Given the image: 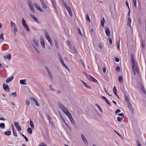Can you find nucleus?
I'll return each instance as SVG.
<instances>
[{
	"mask_svg": "<svg viewBox=\"0 0 146 146\" xmlns=\"http://www.w3.org/2000/svg\"><path fill=\"white\" fill-rule=\"evenodd\" d=\"M55 45L56 46V48L58 49V45L57 43V42L56 41H55Z\"/></svg>",
	"mask_w": 146,
	"mask_h": 146,
	"instance_id": "55",
	"label": "nucleus"
},
{
	"mask_svg": "<svg viewBox=\"0 0 146 146\" xmlns=\"http://www.w3.org/2000/svg\"><path fill=\"white\" fill-rule=\"evenodd\" d=\"M91 81H92L94 83L98 82V81H97V80L93 77V78L92 79Z\"/></svg>",
	"mask_w": 146,
	"mask_h": 146,
	"instance_id": "44",
	"label": "nucleus"
},
{
	"mask_svg": "<svg viewBox=\"0 0 146 146\" xmlns=\"http://www.w3.org/2000/svg\"><path fill=\"white\" fill-rule=\"evenodd\" d=\"M117 119L118 121H119L122 120L123 119L122 118H121L119 117H117Z\"/></svg>",
	"mask_w": 146,
	"mask_h": 146,
	"instance_id": "50",
	"label": "nucleus"
},
{
	"mask_svg": "<svg viewBox=\"0 0 146 146\" xmlns=\"http://www.w3.org/2000/svg\"><path fill=\"white\" fill-rule=\"evenodd\" d=\"M30 124L31 128H34L33 123L31 119L30 120Z\"/></svg>",
	"mask_w": 146,
	"mask_h": 146,
	"instance_id": "31",
	"label": "nucleus"
},
{
	"mask_svg": "<svg viewBox=\"0 0 146 146\" xmlns=\"http://www.w3.org/2000/svg\"><path fill=\"white\" fill-rule=\"evenodd\" d=\"M64 4L65 7L66 8L70 15V16H72V12L71 8L69 6H68L65 4V3L64 2Z\"/></svg>",
	"mask_w": 146,
	"mask_h": 146,
	"instance_id": "7",
	"label": "nucleus"
},
{
	"mask_svg": "<svg viewBox=\"0 0 146 146\" xmlns=\"http://www.w3.org/2000/svg\"><path fill=\"white\" fill-rule=\"evenodd\" d=\"M83 141L86 144H87L88 143V141L87 139L85 137L84 139H82Z\"/></svg>",
	"mask_w": 146,
	"mask_h": 146,
	"instance_id": "41",
	"label": "nucleus"
},
{
	"mask_svg": "<svg viewBox=\"0 0 146 146\" xmlns=\"http://www.w3.org/2000/svg\"><path fill=\"white\" fill-rule=\"evenodd\" d=\"M125 100L127 102H129V99L127 96H125Z\"/></svg>",
	"mask_w": 146,
	"mask_h": 146,
	"instance_id": "42",
	"label": "nucleus"
},
{
	"mask_svg": "<svg viewBox=\"0 0 146 146\" xmlns=\"http://www.w3.org/2000/svg\"><path fill=\"white\" fill-rule=\"evenodd\" d=\"M46 70H47V71L48 74L50 76V77L51 78H52V74L50 70L47 68H46Z\"/></svg>",
	"mask_w": 146,
	"mask_h": 146,
	"instance_id": "22",
	"label": "nucleus"
},
{
	"mask_svg": "<svg viewBox=\"0 0 146 146\" xmlns=\"http://www.w3.org/2000/svg\"><path fill=\"white\" fill-rule=\"evenodd\" d=\"M86 19L87 20V21L90 22V20L89 18V16L88 15H86Z\"/></svg>",
	"mask_w": 146,
	"mask_h": 146,
	"instance_id": "37",
	"label": "nucleus"
},
{
	"mask_svg": "<svg viewBox=\"0 0 146 146\" xmlns=\"http://www.w3.org/2000/svg\"><path fill=\"white\" fill-rule=\"evenodd\" d=\"M5 124L4 123H1L0 124V127L2 128H5Z\"/></svg>",
	"mask_w": 146,
	"mask_h": 146,
	"instance_id": "34",
	"label": "nucleus"
},
{
	"mask_svg": "<svg viewBox=\"0 0 146 146\" xmlns=\"http://www.w3.org/2000/svg\"><path fill=\"white\" fill-rule=\"evenodd\" d=\"M116 70L117 71L119 72L120 70V68L119 67L117 66L116 67Z\"/></svg>",
	"mask_w": 146,
	"mask_h": 146,
	"instance_id": "46",
	"label": "nucleus"
},
{
	"mask_svg": "<svg viewBox=\"0 0 146 146\" xmlns=\"http://www.w3.org/2000/svg\"><path fill=\"white\" fill-rule=\"evenodd\" d=\"M14 29L13 31V34L15 35H16V33L17 31V27H15L14 28H13Z\"/></svg>",
	"mask_w": 146,
	"mask_h": 146,
	"instance_id": "39",
	"label": "nucleus"
},
{
	"mask_svg": "<svg viewBox=\"0 0 146 146\" xmlns=\"http://www.w3.org/2000/svg\"><path fill=\"white\" fill-rule=\"evenodd\" d=\"M34 6L40 12H43V10L40 8V7L36 3H34Z\"/></svg>",
	"mask_w": 146,
	"mask_h": 146,
	"instance_id": "12",
	"label": "nucleus"
},
{
	"mask_svg": "<svg viewBox=\"0 0 146 146\" xmlns=\"http://www.w3.org/2000/svg\"><path fill=\"white\" fill-rule=\"evenodd\" d=\"M109 41L110 43V44H112V39L110 38H109Z\"/></svg>",
	"mask_w": 146,
	"mask_h": 146,
	"instance_id": "54",
	"label": "nucleus"
},
{
	"mask_svg": "<svg viewBox=\"0 0 146 146\" xmlns=\"http://www.w3.org/2000/svg\"><path fill=\"white\" fill-rule=\"evenodd\" d=\"M131 60L132 71L134 73V75L136 74V72L137 73L139 74V70L138 65L135 64L134 56L133 54H131Z\"/></svg>",
	"mask_w": 146,
	"mask_h": 146,
	"instance_id": "1",
	"label": "nucleus"
},
{
	"mask_svg": "<svg viewBox=\"0 0 146 146\" xmlns=\"http://www.w3.org/2000/svg\"><path fill=\"white\" fill-rule=\"evenodd\" d=\"M44 34L46 39L50 43L51 46H52V40H51L50 38V36L48 35V33L46 30H45Z\"/></svg>",
	"mask_w": 146,
	"mask_h": 146,
	"instance_id": "4",
	"label": "nucleus"
},
{
	"mask_svg": "<svg viewBox=\"0 0 146 146\" xmlns=\"http://www.w3.org/2000/svg\"><path fill=\"white\" fill-rule=\"evenodd\" d=\"M31 99H32V100L34 102H35L36 104V106H39V104L38 103V102L34 98H32Z\"/></svg>",
	"mask_w": 146,
	"mask_h": 146,
	"instance_id": "25",
	"label": "nucleus"
},
{
	"mask_svg": "<svg viewBox=\"0 0 146 146\" xmlns=\"http://www.w3.org/2000/svg\"><path fill=\"white\" fill-rule=\"evenodd\" d=\"M133 5L134 7L136 8L137 7V2H136V0H133Z\"/></svg>",
	"mask_w": 146,
	"mask_h": 146,
	"instance_id": "36",
	"label": "nucleus"
},
{
	"mask_svg": "<svg viewBox=\"0 0 146 146\" xmlns=\"http://www.w3.org/2000/svg\"><path fill=\"white\" fill-rule=\"evenodd\" d=\"M131 22V19L129 17L128 19V23H129V24L130 25V23Z\"/></svg>",
	"mask_w": 146,
	"mask_h": 146,
	"instance_id": "53",
	"label": "nucleus"
},
{
	"mask_svg": "<svg viewBox=\"0 0 146 146\" xmlns=\"http://www.w3.org/2000/svg\"><path fill=\"white\" fill-rule=\"evenodd\" d=\"M58 106L64 113L67 116H70L71 114L69 112L68 110L62 104H59Z\"/></svg>",
	"mask_w": 146,
	"mask_h": 146,
	"instance_id": "2",
	"label": "nucleus"
},
{
	"mask_svg": "<svg viewBox=\"0 0 146 146\" xmlns=\"http://www.w3.org/2000/svg\"><path fill=\"white\" fill-rule=\"evenodd\" d=\"M40 144V145H39L38 146H47L43 142H41Z\"/></svg>",
	"mask_w": 146,
	"mask_h": 146,
	"instance_id": "43",
	"label": "nucleus"
},
{
	"mask_svg": "<svg viewBox=\"0 0 146 146\" xmlns=\"http://www.w3.org/2000/svg\"><path fill=\"white\" fill-rule=\"evenodd\" d=\"M23 27H24L25 29L27 31H29V29L28 26L27 25L25 26H24Z\"/></svg>",
	"mask_w": 146,
	"mask_h": 146,
	"instance_id": "35",
	"label": "nucleus"
},
{
	"mask_svg": "<svg viewBox=\"0 0 146 146\" xmlns=\"http://www.w3.org/2000/svg\"><path fill=\"white\" fill-rule=\"evenodd\" d=\"M34 6L40 12H43V10L40 8V7L36 3H34Z\"/></svg>",
	"mask_w": 146,
	"mask_h": 146,
	"instance_id": "11",
	"label": "nucleus"
},
{
	"mask_svg": "<svg viewBox=\"0 0 146 146\" xmlns=\"http://www.w3.org/2000/svg\"><path fill=\"white\" fill-rule=\"evenodd\" d=\"M121 111V110L120 109H118L117 110H116V111L115 112V113L116 114H117L118 113L120 112Z\"/></svg>",
	"mask_w": 146,
	"mask_h": 146,
	"instance_id": "56",
	"label": "nucleus"
},
{
	"mask_svg": "<svg viewBox=\"0 0 146 146\" xmlns=\"http://www.w3.org/2000/svg\"><path fill=\"white\" fill-rule=\"evenodd\" d=\"M11 27L13 28H14L15 27H16V26L15 24V23L11 21Z\"/></svg>",
	"mask_w": 146,
	"mask_h": 146,
	"instance_id": "29",
	"label": "nucleus"
},
{
	"mask_svg": "<svg viewBox=\"0 0 146 146\" xmlns=\"http://www.w3.org/2000/svg\"><path fill=\"white\" fill-rule=\"evenodd\" d=\"M64 122V123L65 124V125L68 127V128L70 129L71 128L69 126V125L67 123H65V121L64 120V121H63Z\"/></svg>",
	"mask_w": 146,
	"mask_h": 146,
	"instance_id": "40",
	"label": "nucleus"
},
{
	"mask_svg": "<svg viewBox=\"0 0 146 146\" xmlns=\"http://www.w3.org/2000/svg\"><path fill=\"white\" fill-rule=\"evenodd\" d=\"M26 103L27 106H29L30 104V102L29 100H26Z\"/></svg>",
	"mask_w": 146,
	"mask_h": 146,
	"instance_id": "47",
	"label": "nucleus"
},
{
	"mask_svg": "<svg viewBox=\"0 0 146 146\" xmlns=\"http://www.w3.org/2000/svg\"><path fill=\"white\" fill-rule=\"evenodd\" d=\"M114 131L119 136H121V135H120V134L117 131H116L115 130H114Z\"/></svg>",
	"mask_w": 146,
	"mask_h": 146,
	"instance_id": "64",
	"label": "nucleus"
},
{
	"mask_svg": "<svg viewBox=\"0 0 146 146\" xmlns=\"http://www.w3.org/2000/svg\"><path fill=\"white\" fill-rule=\"evenodd\" d=\"M15 126L16 127L17 130L19 132L21 130V128L20 125H19L18 122H14Z\"/></svg>",
	"mask_w": 146,
	"mask_h": 146,
	"instance_id": "9",
	"label": "nucleus"
},
{
	"mask_svg": "<svg viewBox=\"0 0 146 146\" xmlns=\"http://www.w3.org/2000/svg\"><path fill=\"white\" fill-rule=\"evenodd\" d=\"M105 23V19L104 17H103L102 20L101 21V24L102 26L104 27V23Z\"/></svg>",
	"mask_w": 146,
	"mask_h": 146,
	"instance_id": "15",
	"label": "nucleus"
},
{
	"mask_svg": "<svg viewBox=\"0 0 146 146\" xmlns=\"http://www.w3.org/2000/svg\"><path fill=\"white\" fill-rule=\"evenodd\" d=\"M120 39H119V41L118 42H117V48L118 50H119V46H120V44H119V42H120Z\"/></svg>",
	"mask_w": 146,
	"mask_h": 146,
	"instance_id": "30",
	"label": "nucleus"
},
{
	"mask_svg": "<svg viewBox=\"0 0 146 146\" xmlns=\"http://www.w3.org/2000/svg\"><path fill=\"white\" fill-rule=\"evenodd\" d=\"M78 32H79V34L81 35H82V33L81 32V31H80V28H78Z\"/></svg>",
	"mask_w": 146,
	"mask_h": 146,
	"instance_id": "61",
	"label": "nucleus"
},
{
	"mask_svg": "<svg viewBox=\"0 0 146 146\" xmlns=\"http://www.w3.org/2000/svg\"><path fill=\"white\" fill-rule=\"evenodd\" d=\"M44 34L46 39L50 43L51 46H52V40H51L50 38V36L48 35V33L46 30H45Z\"/></svg>",
	"mask_w": 146,
	"mask_h": 146,
	"instance_id": "5",
	"label": "nucleus"
},
{
	"mask_svg": "<svg viewBox=\"0 0 146 146\" xmlns=\"http://www.w3.org/2000/svg\"><path fill=\"white\" fill-rule=\"evenodd\" d=\"M118 80L120 83H122L123 82V78L122 76H119L118 78Z\"/></svg>",
	"mask_w": 146,
	"mask_h": 146,
	"instance_id": "27",
	"label": "nucleus"
},
{
	"mask_svg": "<svg viewBox=\"0 0 146 146\" xmlns=\"http://www.w3.org/2000/svg\"><path fill=\"white\" fill-rule=\"evenodd\" d=\"M22 23L23 27L27 25L25 20L24 18H23L22 19Z\"/></svg>",
	"mask_w": 146,
	"mask_h": 146,
	"instance_id": "32",
	"label": "nucleus"
},
{
	"mask_svg": "<svg viewBox=\"0 0 146 146\" xmlns=\"http://www.w3.org/2000/svg\"><path fill=\"white\" fill-rule=\"evenodd\" d=\"M27 2L29 7L32 12L34 13H35V11L31 1V0H28Z\"/></svg>",
	"mask_w": 146,
	"mask_h": 146,
	"instance_id": "3",
	"label": "nucleus"
},
{
	"mask_svg": "<svg viewBox=\"0 0 146 146\" xmlns=\"http://www.w3.org/2000/svg\"><path fill=\"white\" fill-rule=\"evenodd\" d=\"M28 132L30 134H32V131L30 127H28L27 129Z\"/></svg>",
	"mask_w": 146,
	"mask_h": 146,
	"instance_id": "28",
	"label": "nucleus"
},
{
	"mask_svg": "<svg viewBox=\"0 0 146 146\" xmlns=\"http://www.w3.org/2000/svg\"><path fill=\"white\" fill-rule=\"evenodd\" d=\"M3 89L5 91H6L7 92H9V88L7 85L5 84V83H4L3 85Z\"/></svg>",
	"mask_w": 146,
	"mask_h": 146,
	"instance_id": "8",
	"label": "nucleus"
},
{
	"mask_svg": "<svg viewBox=\"0 0 146 146\" xmlns=\"http://www.w3.org/2000/svg\"><path fill=\"white\" fill-rule=\"evenodd\" d=\"M30 16L37 23H39V22L38 19L33 15H30Z\"/></svg>",
	"mask_w": 146,
	"mask_h": 146,
	"instance_id": "18",
	"label": "nucleus"
},
{
	"mask_svg": "<svg viewBox=\"0 0 146 146\" xmlns=\"http://www.w3.org/2000/svg\"><path fill=\"white\" fill-rule=\"evenodd\" d=\"M53 7L55 11H56V4L55 0H51Z\"/></svg>",
	"mask_w": 146,
	"mask_h": 146,
	"instance_id": "17",
	"label": "nucleus"
},
{
	"mask_svg": "<svg viewBox=\"0 0 146 146\" xmlns=\"http://www.w3.org/2000/svg\"><path fill=\"white\" fill-rule=\"evenodd\" d=\"M26 81V80L24 79L23 80H21L20 81V84L22 85H26V83L25 82Z\"/></svg>",
	"mask_w": 146,
	"mask_h": 146,
	"instance_id": "20",
	"label": "nucleus"
},
{
	"mask_svg": "<svg viewBox=\"0 0 146 146\" xmlns=\"http://www.w3.org/2000/svg\"><path fill=\"white\" fill-rule=\"evenodd\" d=\"M96 105L97 106V107L99 109V110H101V111L102 112V110L101 108L100 107V106H99L97 104H96Z\"/></svg>",
	"mask_w": 146,
	"mask_h": 146,
	"instance_id": "57",
	"label": "nucleus"
},
{
	"mask_svg": "<svg viewBox=\"0 0 146 146\" xmlns=\"http://www.w3.org/2000/svg\"><path fill=\"white\" fill-rule=\"evenodd\" d=\"M14 77L13 76H12L11 77L9 78H7L6 81V83H8L10 82L11 81L13 78Z\"/></svg>",
	"mask_w": 146,
	"mask_h": 146,
	"instance_id": "19",
	"label": "nucleus"
},
{
	"mask_svg": "<svg viewBox=\"0 0 146 146\" xmlns=\"http://www.w3.org/2000/svg\"><path fill=\"white\" fill-rule=\"evenodd\" d=\"M70 120V121L73 125H75V123L74 120L71 114L70 115V116L69 115L68 116Z\"/></svg>",
	"mask_w": 146,
	"mask_h": 146,
	"instance_id": "10",
	"label": "nucleus"
},
{
	"mask_svg": "<svg viewBox=\"0 0 146 146\" xmlns=\"http://www.w3.org/2000/svg\"><path fill=\"white\" fill-rule=\"evenodd\" d=\"M87 78L89 80H91L93 77L90 75H88L87 76Z\"/></svg>",
	"mask_w": 146,
	"mask_h": 146,
	"instance_id": "52",
	"label": "nucleus"
},
{
	"mask_svg": "<svg viewBox=\"0 0 146 146\" xmlns=\"http://www.w3.org/2000/svg\"><path fill=\"white\" fill-rule=\"evenodd\" d=\"M3 35L4 33H1L0 35V39L1 40H4Z\"/></svg>",
	"mask_w": 146,
	"mask_h": 146,
	"instance_id": "26",
	"label": "nucleus"
},
{
	"mask_svg": "<svg viewBox=\"0 0 146 146\" xmlns=\"http://www.w3.org/2000/svg\"><path fill=\"white\" fill-rule=\"evenodd\" d=\"M59 59L61 64H62V63L64 62L61 56H60L59 57Z\"/></svg>",
	"mask_w": 146,
	"mask_h": 146,
	"instance_id": "49",
	"label": "nucleus"
},
{
	"mask_svg": "<svg viewBox=\"0 0 146 146\" xmlns=\"http://www.w3.org/2000/svg\"><path fill=\"white\" fill-rule=\"evenodd\" d=\"M44 34L46 39L50 43L51 46H52V40H51L50 38V36L48 35V33L46 30H45Z\"/></svg>",
	"mask_w": 146,
	"mask_h": 146,
	"instance_id": "6",
	"label": "nucleus"
},
{
	"mask_svg": "<svg viewBox=\"0 0 146 146\" xmlns=\"http://www.w3.org/2000/svg\"><path fill=\"white\" fill-rule=\"evenodd\" d=\"M62 65L64 66L69 71V69L68 68L67 66L66 65L64 62L61 64Z\"/></svg>",
	"mask_w": 146,
	"mask_h": 146,
	"instance_id": "33",
	"label": "nucleus"
},
{
	"mask_svg": "<svg viewBox=\"0 0 146 146\" xmlns=\"http://www.w3.org/2000/svg\"><path fill=\"white\" fill-rule=\"evenodd\" d=\"M104 100H105V101L107 99L104 96H102L101 97Z\"/></svg>",
	"mask_w": 146,
	"mask_h": 146,
	"instance_id": "60",
	"label": "nucleus"
},
{
	"mask_svg": "<svg viewBox=\"0 0 146 146\" xmlns=\"http://www.w3.org/2000/svg\"><path fill=\"white\" fill-rule=\"evenodd\" d=\"M33 41L35 44L37 46H38V40L34 38L33 39Z\"/></svg>",
	"mask_w": 146,
	"mask_h": 146,
	"instance_id": "21",
	"label": "nucleus"
},
{
	"mask_svg": "<svg viewBox=\"0 0 146 146\" xmlns=\"http://www.w3.org/2000/svg\"><path fill=\"white\" fill-rule=\"evenodd\" d=\"M82 82H83L84 85L86 88L90 89L91 88V87L88 86V84L87 83H86L82 81Z\"/></svg>",
	"mask_w": 146,
	"mask_h": 146,
	"instance_id": "23",
	"label": "nucleus"
},
{
	"mask_svg": "<svg viewBox=\"0 0 146 146\" xmlns=\"http://www.w3.org/2000/svg\"><path fill=\"white\" fill-rule=\"evenodd\" d=\"M11 134V132L10 131L6 132L5 133V134L6 135H9Z\"/></svg>",
	"mask_w": 146,
	"mask_h": 146,
	"instance_id": "38",
	"label": "nucleus"
},
{
	"mask_svg": "<svg viewBox=\"0 0 146 146\" xmlns=\"http://www.w3.org/2000/svg\"><path fill=\"white\" fill-rule=\"evenodd\" d=\"M106 102L107 103V104L110 106H111V104H110V102L108 101V100L107 99L106 100Z\"/></svg>",
	"mask_w": 146,
	"mask_h": 146,
	"instance_id": "51",
	"label": "nucleus"
},
{
	"mask_svg": "<svg viewBox=\"0 0 146 146\" xmlns=\"http://www.w3.org/2000/svg\"><path fill=\"white\" fill-rule=\"evenodd\" d=\"M42 3V7L44 8H47L46 5L44 3Z\"/></svg>",
	"mask_w": 146,
	"mask_h": 146,
	"instance_id": "48",
	"label": "nucleus"
},
{
	"mask_svg": "<svg viewBox=\"0 0 146 146\" xmlns=\"http://www.w3.org/2000/svg\"><path fill=\"white\" fill-rule=\"evenodd\" d=\"M105 32L107 36L108 37L110 36V32L108 28H107L105 30Z\"/></svg>",
	"mask_w": 146,
	"mask_h": 146,
	"instance_id": "16",
	"label": "nucleus"
},
{
	"mask_svg": "<svg viewBox=\"0 0 146 146\" xmlns=\"http://www.w3.org/2000/svg\"><path fill=\"white\" fill-rule=\"evenodd\" d=\"M125 3L126 5L128 7V8L129 9V7L128 2L127 1H126L125 2Z\"/></svg>",
	"mask_w": 146,
	"mask_h": 146,
	"instance_id": "59",
	"label": "nucleus"
},
{
	"mask_svg": "<svg viewBox=\"0 0 146 146\" xmlns=\"http://www.w3.org/2000/svg\"><path fill=\"white\" fill-rule=\"evenodd\" d=\"M13 133L15 136H17V134L15 131H14V132H13Z\"/></svg>",
	"mask_w": 146,
	"mask_h": 146,
	"instance_id": "62",
	"label": "nucleus"
},
{
	"mask_svg": "<svg viewBox=\"0 0 146 146\" xmlns=\"http://www.w3.org/2000/svg\"><path fill=\"white\" fill-rule=\"evenodd\" d=\"M98 46L101 49H102V45L101 44H99Z\"/></svg>",
	"mask_w": 146,
	"mask_h": 146,
	"instance_id": "58",
	"label": "nucleus"
},
{
	"mask_svg": "<svg viewBox=\"0 0 146 146\" xmlns=\"http://www.w3.org/2000/svg\"><path fill=\"white\" fill-rule=\"evenodd\" d=\"M11 95L13 96L14 97H15L17 96V93L16 92L12 93L11 94Z\"/></svg>",
	"mask_w": 146,
	"mask_h": 146,
	"instance_id": "45",
	"label": "nucleus"
},
{
	"mask_svg": "<svg viewBox=\"0 0 146 146\" xmlns=\"http://www.w3.org/2000/svg\"><path fill=\"white\" fill-rule=\"evenodd\" d=\"M11 58V54H6L4 56V58L5 59H7L10 60Z\"/></svg>",
	"mask_w": 146,
	"mask_h": 146,
	"instance_id": "14",
	"label": "nucleus"
},
{
	"mask_svg": "<svg viewBox=\"0 0 146 146\" xmlns=\"http://www.w3.org/2000/svg\"><path fill=\"white\" fill-rule=\"evenodd\" d=\"M117 91L116 87L115 86H114L113 89V92L115 95L116 96H117Z\"/></svg>",
	"mask_w": 146,
	"mask_h": 146,
	"instance_id": "24",
	"label": "nucleus"
},
{
	"mask_svg": "<svg viewBox=\"0 0 146 146\" xmlns=\"http://www.w3.org/2000/svg\"><path fill=\"white\" fill-rule=\"evenodd\" d=\"M103 71L104 73H106V70L105 68H103Z\"/></svg>",
	"mask_w": 146,
	"mask_h": 146,
	"instance_id": "63",
	"label": "nucleus"
},
{
	"mask_svg": "<svg viewBox=\"0 0 146 146\" xmlns=\"http://www.w3.org/2000/svg\"><path fill=\"white\" fill-rule=\"evenodd\" d=\"M40 42L42 46L44 48H45V44L44 42V39L42 38L40 39Z\"/></svg>",
	"mask_w": 146,
	"mask_h": 146,
	"instance_id": "13",
	"label": "nucleus"
}]
</instances>
